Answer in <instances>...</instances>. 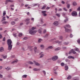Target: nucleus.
<instances>
[{"label": "nucleus", "instance_id": "nucleus-56", "mask_svg": "<svg viewBox=\"0 0 80 80\" xmlns=\"http://www.w3.org/2000/svg\"><path fill=\"white\" fill-rule=\"evenodd\" d=\"M46 32H47V30L46 29H45L43 32V33H46Z\"/></svg>", "mask_w": 80, "mask_h": 80}, {"label": "nucleus", "instance_id": "nucleus-8", "mask_svg": "<svg viewBox=\"0 0 80 80\" xmlns=\"http://www.w3.org/2000/svg\"><path fill=\"white\" fill-rule=\"evenodd\" d=\"M53 48V46H50L49 47H48V48H46V50H48L49 49H52Z\"/></svg>", "mask_w": 80, "mask_h": 80}, {"label": "nucleus", "instance_id": "nucleus-58", "mask_svg": "<svg viewBox=\"0 0 80 80\" xmlns=\"http://www.w3.org/2000/svg\"><path fill=\"white\" fill-rule=\"evenodd\" d=\"M30 23V21H28L26 22V25H28V24H29Z\"/></svg>", "mask_w": 80, "mask_h": 80}, {"label": "nucleus", "instance_id": "nucleus-55", "mask_svg": "<svg viewBox=\"0 0 80 80\" xmlns=\"http://www.w3.org/2000/svg\"><path fill=\"white\" fill-rule=\"evenodd\" d=\"M43 14L42 15H43V16H44V17H46V16H47V14L45 13Z\"/></svg>", "mask_w": 80, "mask_h": 80}, {"label": "nucleus", "instance_id": "nucleus-34", "mask_svg": "<svg viewBox=\"0 0 80 80\" xmlns=\"http://www.w3.org/2000/svg\"><path fill=\"white\" fill-rule=\"evenodd\" d=\"M38 33H42V30H41V29H39L38 31Z\"/></svg>", "mask_w": 80, "mask_h": 80}, {"label": "nucleus", "instance_id": "nucleus-63", "mask_svg": "<svg viewBox=\"0 0 80 80\" xmlns=\"http://www.w3.org/2000/svg\"><path fill=\"white\" fill-rule=\"evenodd\" d=\"M77 10L78 11H79L80 10V7H79V8H78L77 9Z\"/></svg>", "mask_w": 80, "mask_h": 80}, {"label": "nucleus", "instance_id": "nucleus-61", "mask_svg": "<svg viewBox=\"0 0 80 80\" xmlns=\"http://www.w3.org/2000/svg\"><path fill=\"white\" fill-rule=\"evenodd\" d=\"M18 18H16L15 19V21L16 22L17 21H18Z\"/></svg>", "mask_w": 80, "mask_h": 80}, {"label": "nucleus", "instance_id": "nucleus-40", "mask_svg": "<svg viewBox=\"0 0 80 80\" xmlns=\"http://www.w3.org/2000/svg\"><path fill=\"white\" fill-rule=\"evenodd\" d=\"M56 16H57L58 17H60V14L58 13H56Z\"/></svg>", "mask_w": 80, "mask_h": 80}, {"label": "nucleus", "instance_id": "nucleus-44", "mask_svg": "<svg viewBox=\"0 0 80 80\" xmlns=\"http://www.w3.org/2000/svg\"><path fill=\"white\" fill-rule=\"evenodd\" d=\"M48 34H46V35H45L44 37V38H47L48 37Z\"/></svg>", "mask_w": 80, "mask_h": 80}, {"label": "nucleus", "instance_id": "nucleus-30", "mask_svg": "<svg viewBox=\"0 0 80 80\" xmlns=\"http://www.w3.org/2000/svg\"><path fill=\"white\" fill-rule=\"evenodd\" d=\"M22 33H19L18 34V37H22Z\"/></svg>", "mask_w": 80, "mask_h": 80}, {"label": "nucleus", "instance_id": "nucleus-26", "mask_svg": "<svg viewBox=\"0 0 80 80\" xmlns=\"http://www.w3.org/2000/svg\"><path fill=\"white\" fill-rule=\"evenodd\" d=\"M46 8V5H44L43 7L41 8L42 10H44Z\"/></svg>", "mask_w": 80, "mask_h": 80}, {"label": "nucleus", "instance_id": "nucleus-6", "mask_svg": "<svg viewBox=\"0 0 80 80\" xmlns=\"http://www.w3.org/2000/svg\"><path fill=\"white\" fill-rule=\"evenodd\" d=\"M33 62L34 63L35 65H36V66H40V64L38 63V62H36L35 61H33Z\"/></svg>", "mask_w": 80, "mask_h": 80}, {"label": "nucleus", "instance_id": "nucleus-7", "mask_svg": "<svg viewBox=\"0 0 80 80\" xmlns=\"http://www.w3.org/2000/svg\"><path fill=\"white\" fill-rule=\"evenodd\" d=\"M6 2L5 3V4H7L8 2H11V3H12L13 2V1L12 0H7L6 1Z\"/></svg>", "mask_w": 80, "mask_h": 80}, {"label": "nucleus", "instance_id": "nucleus-48", "mask_svg": "<svg viewBox=\"0 0 80 80\" xmlns=\"http://www.w3.org/2000/svg\"><path fill=\"white\" fill-rule=\"evenodd\" d=\"M63 10H64V11H66V12H67V9H66V8H63Z\"/></svg>", "mask_w": 80, "mask_h": 80}, {"label": "nucleus", "instance_id": "nucleus-35", "mask_svg": "<svg viewBox=\"0 0 80 80\" xmlns=\"http://www.w3.org/2000/svg\"><path fill=\"white\" fill-rule=\"evenodd\" d=\"M43 14H44V13H47V11H42L41 12Z\"/></svg>", "mask_w": 80, "mask_h": 80}, {"label": "nucleus", "instance_id": "nucleus-39", "mask_svg": "<svg viewBox=\"0 0 80 80\" xmlns=\"http://www.w3.org/2000/svg\"><path fill=\"white\" fill-rule=\"evenodd\" d=\"M71 78H72V76H69L68 77H67V79L68 80V79H70Z\"/></svg>", "mask_w": 80, "mask_h": 80}, {"label": "nucleus", "instance_id": "nucleus-54", "mask_svg": "<svg viewBox=\"0 0 80 80\" xmlns=\"http://www.w3.org/2000/svg\"><path fill=\"white\" fill-rule=\"evenodd\" d=\"M42 72H43L44 75H46V72H45V71L43 70V71H42Z\"/></svg>", "mask_w": 80, "mask_h": 80}, {"label": "nucleus", "instance_id": "nucleus-46", "mask_svg": "<svg viewBox=\"0 0 80 80\" xmlns=\"http://www.w3.org/2000/svg\"><path fill=\"white\" fill-rule=\"evenodd\" d=\"M43 56H44V54H42L40 55V57H39V58H42V57H43Z\"/></svg>", "mask_w": 80, "mask_h": 80}, {"label": "nucleus", "instance_id": "nucleus-31", "mask_svg": "<svg viewBox=\"0 0 80 80\" xmlns=\"http://www.w3.org/2000/svg\"><path fill=\"white\" fill-rule=\"evenodd\" d=\"M60 50V48L59 47L56 48L55 50L57 51V50Z\"/></svg>", "mask_w": 80, "mask_h": 80}, {"label": "nucleus", "instance_id": "nucleus-28", "mask_svg": "<svg viewBox=\"0 0 80 80\" xmlns=\"http://www.w3.org/2000/svg\"><path fill=\"white\" fill-rule=\"evenodd\" d=\"M69 43V42H64L63 43V44L64 45H68Z\"/></svg>", "mask_w": 80, "mask_h": 80}, {"label": "nucleus", "instance_id": "nucleus-15", "mask_svg": "<svg viewBox=\"0 0 80 80\" xmlns=\"http://www.w3.org/2000/svg\"><path fill=\"white\" fill-rule=\"evenodd\" d=\"M18 62V60L16 59L15 61H14L13 62H11L12 64H13V63H17Z\"/></svg>", "mask_w": 80, "mask_h": 80}, {"label": "nucleus", "instance_id": "nucleus-27", "mask_svg": "<svg viewBox=\"0 0 80 80\" xmlns=\"http://www.w3.org/2000/svg\"><path fill=\"white\" fill-rule=\"evenodd\" d=\"M43 18H41L40 19V22H41V24H42V23H43Z\"/></svg>", "mask_w": 80, "mask_h": 80}, {"label": "nucleus", "instance_id": "nucleus-17", "mask_svg": "<svg viewBox=\"0 0 80 80\" xmlns=\"http://www.w3.org/2000/svg\"><path fill=\"white\" fill-rule=\"evenodd\" d=\"M33 70H34V71H38V70H40V69H38L37 68H35L33 69Z\"/></svg>", "mask_w": 80, "mask_h": 80}, {"label": "nucleus", "instance_id": "nucleus-59", "mask_svg": "<svg viewBox=\"0 0 80 80\" xmlns=\"http://www.w3.org/2000/svg\"><path fill=\"white\" fill-rule=\"evenodd\" d=\"M3 37H2V34H0V38H2Z\"/></svg>", "mask_w": 80, "mask_h": 80}, {"label": "nucleus", "instance_id": "nucleus-45", "mask_svg": "<svg viewBox=\"0 0 80 80\" xmlns=\"http://www.w3.org/2000/svg\"><path fill=\"white\" fill-rule=\"evenodd\" d=\"M77 42L79 44H80V39H78L77 40Z\"/></svg>", "mask_w": 80, "mask_h": 80}, {"label": "nucleus", "instance_id": "nucleus-12", "mask_svg": "<svg viewBox=\"0 0 80 80\" xmlns=\"http://www.w3.org/2000/svg\"><path fill=\"white\" fill-rule=\"evenodd\" d=\"M65 61L66 62H68V64H70V61L68 59H66L65 60Z\"/></svg>", "mask_w": 80, "mask_h": 80}, {"label": "nucleus", "instance_id": "nucleus-24", "mask_svg": "<svg viewBox=\"0 0 80 80\" xmlns=\"http://www.w3.org/2000/svg\"><path fill=\"white\" fill-rule=\"evenodd\" d=\"M72 5H73V6H75V5H77V3H76V2H74L72 3Z\"/></svg>", "mask_w": 80, "mask_h": 80}, {"label": "nucleus", "instance_id": "nucleus-52", "mask_svg": "<svg viewBox=\"0 0 80 80\" xmlns=\"http://www.w3.org/2000/svg\"><path fill=\"white\" fill-rule=\"evenodd\" d=\"M75 50V51L78 52V50H79V49L77 48H76V49L75 50Z\"/></svg>", "mask_w": 80, "mask_h": 80}, {"label": "nucleus", "instance_id": "nucleus-42", "mask_svg": "<svg viewBox=\"0 0 80 80\" xmlns=\"http://www.w3.org/2000/svg\"><path fill=\"white\" fill-rule=\"evenodd\" d=\"M28 39V38L27 37H24L23 38V40H27Z\"/></svg>", "mask_w": 80, "mask_h": 80}, {"label": "nucleus", "instance_id": "nucleus-11", "mask_svg": "<svg viewBox=\"0 0 80 80\" xmlns=\"http://www.w3.org/2000/svg\"><path fill=\"white\" fill-rule=\"evenodd\" d=\"M37 47L35 46L34 48V50L35 53H37Z\"/></svg>", "mask_w": 80, "mask_h": 80}, {"label": "nucleus", "instance_id": "nucleus-18", "mask_svg": "<svg viewBox=\"0 0 80 80\" xmlns=\"http://www.w3.org/2000/svg\"><path fill=\"white\" fill-rule=\"evenodd\" d=\"M6 19H5V17H4L2 18V19L1 20V22H3V21H5Z\"/></svg>", "mask_w": 80, "mask_h": 80}, {"label": "nucleus", "instance_id": "nucleus-9", "mask_svg": "<svg viewBox=\"0 0 80 80\" xmlns=\"http://www.w3.org/2000/svg\"><path fill=\"white\" fill-rule=\"evenodd\" d=\"M4 51V48L3 47L0 48V52H2Z\"/></svg>", "mask_w": 80, "mask_h": 80}, {"label": "nucleus", "instance_id": "nucleus-19", "mask_svg": "<svg viewBox=\"0 0 80 80\" xmlns=\"http://www.w3.org/2000/svg\"><path fill=\"white\" fill-rule=\"evenodd\" d=\"M28 63L29 64H30L31 65H33V62L32 61H29L28 62Z\"/></svg>", "mask_w": 80, "mask_h": 80}, {"label": "nucleus", "instance_id": "nucleus-49", "mask_svg": "<svg viewBox=\"0 0 80 80\" xmlns=\"http://www.w3.org/2000/svg\"><path fill=\"white\" fill-rule=\"evenodd\" d=\"M32 47H33V46H28V48L29 49H30Z\"/></svg>", "mask_w": 80, "mask_h": 80}, {"label": "nucleus", "instance_id": "nucleus-37", "mask_svg": "<svg viewBox=\"0 0 80 80\" xmlns=\"http://www.w3.org/2000/svg\"><path fill=\"white\" fill-rule=\"evenodd\" d=\"M40 47L41 48H44L45 47V46H44V45H41L40 46Z\"/></svg>", "mask_w": 80, "mask_h": 80}, {"label": "nucleus", "instance_id": "nucleus-25", "mask_svg": "<svg viewBox=\"0 0 80 80\" xmlns=\"http://www.w3.org/2000/svg\"><path fill=\"white\" fill-rule=\"evenodd\" d=\"M55 43H61L62 42H60L59 41H55Z\"/></svg>", "mask_w": 80, "mask_h": 80}, {"label": "nucleus", "instance_id": "nucleus-22", "mask_svg": "<svg viewBox=\"0 0 80 80\" xmlns=\"http://www.w3.org/2000/svg\"><path fill=\"white\" fill-rule=\"evenodd\" d=\"M58 69V67H55L54 68L53 70L54 71H56V70Z\"/></svg>", "mask_w": 80, "mask_h": 80}, {"label": "nucleus", "instance_id": "nucleus-62", "mask_svg": "<svg viewBox=\"0 0 80 80\" xmlns=\"http://www.w3.org/2000/svg\"><path fill=\"white\" fill-rule=\"evenodd\" d=\"M70 38H72V37H73V35H72V34H71L70 35Z\"/></svg>", "mask_w": 80, "mask_h": 80}, {"label": "nucleus", "instance_id": "nucleus-29", "mask_svg": "<svg viewBox=\"0 0 80 80\" xmlns=\"http://www.w3.org/2000/svg\"><path fill=\"white\" fill-rule=\"evenodd\" d=\"M6 15V11H4L3 12V17L5 16Z\"/></svg>", "mask_w": 80, "mask_h": 80}, {"label": "nucleus", "instance_id": "nucleus-21", "mask_svg": "<svg viewBox=\"0 0 80 80\" xmlns=\"http://www.w3.org/2000/svg\"><path fill=\"white\" fill-rule=\"evenodd\" d=\"M72 53L73 54H76V53H77L75 51H73V49H72Z\"/></svg>", "mask_w": 80, "mask_h": 80}, {"label": "nucleus", "instance_id": "nucleus-53", "mask_svg": "<svg viewBox=\"0 0 80 80\" xmlns=\"http://www.w3.org/2000/svg\"><path fill=\"white\" fill-rule=\"evenodd\" d=\"M30 20V19L29 18H27L25 20V22H27V21H29V20Z\"/></svg>", "mask_w": 80, "mask_h": 80}, {"label": "nucleus", "instance_id": "nucleus-47", "mask_svg": "<svg viewBox=\"0 0 80 80\" xmlns=\"http://www.w3.org/2000/svg\"><path fill=\"white\" fill-rule=\"evenodd\" d=\"M7 55H6V56H4V57H3V58L4 59H5L7 58Z\"/></svg>", "mask_w": 80, "mask_h": 80}, {"label": "nucleus", "instance_id": "nucleus-36", "mask_svg": "<svg viewBox=\"0 0 80 80\" xmlns=\"http://www.w3.org/2000/svg\"><path fill=\"white\" fill-rule=\"evenodd\" d=\"M63 36H60L59 37V39H60V40H63Z\"/></svg>", "mask_w": 80, "mask_h": 80}, {"label": "nucleus", "instance_id": "nucleus-64", "mask_svg": "<svg viewBox=\"0 0 80 80\" xmlns=\"http://www.w3.org/2000/svg\"><path fill=\"white\" fill-rule=\"evenodd\" d=\"M0 78H3V75H1L0 73Z\"/></svg>", "mask_w": 80, "mask_h": 80}, {"label": "nucleus", "instance_id": "nucleus-5", "mask_svg": "<svg viewBox=\"0 0 80 80\" xmlns=\"http://www.w3.org/2000/svg\"><path fill=\"white\" fill-rule=\"evenodd\" d=\"M72 30L71 29H69L66 28H65V32H67L68 33H69L72 32Z\"/></svg>", "mask_w": 80, "mask_h": 80}, {"label": "nucleus", "instance_id": "nucleus-1", "mask_svg": "<svg viewBox=\"0 0 80 80\" xmlns=\"http://www.w3.org/2000/svg\"><path fill=\"white\" fill-rule=\"evenodd\" d=\"M7 43L8 46V50H11L12 48V40L10 39H8L7 41Z\"/></svg>", "mask_w": 80, "mask_h": 80}, {"label": "nucleus", "instance_id": "nucleus-4", "mask_svg": "<svg viewBox=\"0 0 80 80\" xmlns=\"http://www.w3.org/2000/svg\"><path fill=\"white\" fill-rule=\"evenodd\" d=\"M58 56H54L52 57V60L53 61H56V60H57L58 59Z\"/></svg>", "mask_w": 80, "mask_h": 80}, {"label": "nucleus", "instance_id": "nucleus-57", "mask_svg": "<svg viewBox=\"0 0 80 80\" xmlns=\"http://www.w3.org/2000/svg\"><path fill=\"white\" fill-rule=\"evenodd\" d=\"M15 56V55H12L11 56V58H14Z\"/></svg>", "mask_w": 80, "mask_h": 80}, {"label": "nucleus", "instance_id": "nucleus-38", "mask_svg": "<svg viewBox=\"0 0 80 80\" xmlns=\"http://www.w3.org/2000/svg\"><path fill=\"white\" fill-rule=\"evenodd\" d=\"M12 25H15V22H12L11 23Z\"/></svg>", "mask_w": 80, "mask_h": 80}, {"label": "nucleus", "instance_id": "nucleus-16", "mask_svg": "<svg viewBox=\"0 0 80 80\" xmlns=\"http://www.w3.org/2000/svg\"><path fill=\"white\" fill-rule=\"evenodd\" d=\"M65 69L66 71L68 70V66H65Z\"/></svg>", "mask_w": 80, "mask_h": 80}, {"label": "nucleus", "instance_id": "nucleus-43", "mask_svg": "<svg viewBox=\"0 0 80 80\" xmlns=\"http://www.w3.org/2000/svg\"><path fill=\"white\" fill-rule=\"evenodd\" d=\"M64 65H65V64L63 62H62L61 63V65L62 67H63V66H64Z\"/></svg>", "mask_w": 80, "mask_h": 80}, {"label": "nucleus", "instance_id": "nucleus-41", "mask_svg": "<svg viewBox=\"0 0 80 80\" xmlns=\"http://www.w3.org/2000/svg\"><path fill=\"white\" fill-rule=\"evenodd\" d=\"M66 27H67V28H70V25L68 24V25H66Z\"/></svg>", "mask_w": 80, "mask_h": 80}, {"label": "nucleus", "instance_id": "nucleus-23", "mask_svg": "<svg viewBox=\"0 0 80 80\" xmlns=\"http://www.w3.org/2000/svg\"><path fill=\"white\" fill-rule=\"evenodd\" d=\"M27 75H23L22 76V78H27Z\"/></svg>", "mask_w": 80, "mask_h": 80}, {"label": "nucleus", "instance_id": "nucleus-51", "mask_svg": "<svg viewBox=\"0 0 80 80\" xmlns=\"http://www.w3.org/2000/svg\"><path fill=\"white\" fill-rule=\"evenodd\" d=\"M13 35L14 37H17V34H13Z\"/></svg>", "mask_w": 80, "mask_h": 80}, {"label": "nucleus", "instance_id": "nucleus-32", "mask_svg": "<svg viewBox=\"0 0 80 80\" xmlns=\"http://www.w3.org/2000/svg\"><path fill=\"white\" fill-rule=\"evenodd\" d=\"M2 23V24H7V23H8V22L7 21H4Z\"/></svg>", "mask_w": 80, "mask_h": 80}, {"label": "nucleus", "instance_id": "nucleus-20", "mask_svg": "<svg viewBox=\"0 0 80 80\" xmlns=\"http://www.w3.org/2000/svg\"><path fill=\"white\" fill-rule=\"evenodd\" d=\"M42 39L39 38L38 39V43H40V42H42Z\"/></svg>", "mask_w": 80, "mask_h": 80}, {"label": "nucleus", "instance_id": "nucleus-13", "mask_svg": "<svg viewBox=\"0 0 80 80\" xmlns=\"http://www.w3.org/2000/svg\"><path fill=\"white\" fill-rule=\"evenodd\" d=\"M53 24L54 25L57 26V25H58V21H56L54 22V23H53Z\"/></svg>", "mask_w": 80, "mask_h": 80}, {"label": "nucleus", "instance_id": "nucleus-2", "mask_svg": "<svg viewBox=\"0 0 80 80\" xmlns=\"http://www.w3.org/2000/svg\"><path fill=\"white\" fill-rule=\"evenodd\" d=\"M37 31H33L32 30H30L29 32V33L31 35H35V33L37 32Z\"/></svg>", "mask_w": 80, "mask_h": 80}, {"label": "nucleus", "instance_id": "nucleus-14", "mask_svg": "<svg viewBox=\"0 0 80 80\" xmlns=\"http://www.w3.org/2000/svg\"><path fill=\"white\" fill-rule=\"evenodd\" d=\"M68 58L70 59V58H72V59H75V58L74 57L72 56H69L68 57Z\"/></svg>", "mask_w": 80, "mask_h": 80}, {"label": "nucleus", "instance_id": "nucleus-3", "mask_svg": "<svg viewBox=\"0 0 80 80\" xmlns=\"http://www.w3.org/2000/svg\"><path fill=\"white\" fill-rule=\"evenodd\" d=\"M71 15L73 17H76L77 15V12L76 11H73L71 13Z\"/></svg>", "mask_w": 80, "mask_h": 80}, {"label": "nucleus", "instance_id": "nucleus-10", "mask_svg": "<svg viewBox=\"0 0 80 80\" xmlns=\"http://www.w3.org/2000/svg\"><path fill=\"white\" fill-rule=\"evenodd\" d=\"M66 17V19L64 20V23H67V22H68V18L67 17Z\"/></svg>", "mask_w": 80, "mask_h": 80}, {"label": "nucleus", "instance_id": "nucleus-33", "mask_svg": "<svg viewBox=\"0 0 80 80\" xmlns=\"http://www.w3.org/2000/svg\"><path fill=\"white\" fill-rule=\"evenodd\" d=\"M67 7L68 8V9H69L70 8V4H67Z\"/></svg>", "mask_w": 80, "mask_h": 80}, {"label": "nucleus", "instance_id": "nucleus-60", "mask_svg": "<svg viewBox=\"0 0 80 80\" xmlns=\"http://www.w3.org/2000/svg\"><path fill=\"white\" fill-rule=\"evenodd\" d=\"M2 41H3V42H4V41H5V37H4L3 39H2Z\"/></svg>", "mask_w": 80, "mask_h": 80}, {"label": "nucleus", "instance_id": "nucleus-50", "mask_svg": "<svg viewBox=\"0 0 80 80\" xmlns=\"http://www.w3.org/2000/svg\"><path fill=\"white\" fill-rule=\"evenodd\" d=\"M72 50H71L69 52V54H71L72 53Z\"/></svg>", "mask_w": 80, "mask_h": 80}]
</instances>
